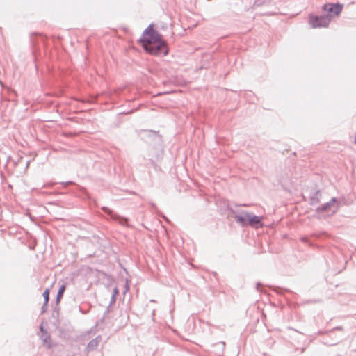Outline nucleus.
Masks as SVG:
<instances>
[{"label":"nucleus","mask_w":356,"mask_h":356,"mask_svg":"<svg viewBox=\"0 0 356 356\" xmlns=\"http://www.w3.org/2000/svg\"><path fill=\"white\" fill-rule=\"evenodd\" d=\"M144 49L153 55H167L168 47L161 35L154 30L152 26H148L139 40Z\"/></svg>","instance_id":"1"},{"label":"nucleus","mask_w":356,"mask_h":356,"mask_svg":"<svg viewBox=\"0 0 356 356\" xmlns=\"http://www.w3.org/2000/svg\"><path fill=\"white\" fill-rule=\"evenodd\" d=\"M330 16H315L310 15L309 17V23L312 28H321V27H327L330 22Z\"/></svg>","instance_id":"2"},{"label":"nucleus","mask_w":356,"mask_h":356,"mask_svg":"<svg viewBox=\"0 0 356 356\" xmlns=\"http://www.w3.org/2000/svg\"><path fill=\"white\" fill-rule=\"evenodd\" d=\"M238 220L241 222H260L262 219L258 216H253L251 213L247 212H243L238 216Z\"/></svg>","instance_id":"3"},{"label":"nucleus","mask_w":356,"mask_h":356,"mask_svg":"<svg viewBox=\"0 0 356 356\" xmlns=\"http://www.w3.org/2000/svg\"><path fill=\"white\" fill-rule=\"evenodd\" d=\"M323 10L330 13L338 15L342 10V6L339 4L328 3L323 6Z\"/></svg>","instance_id":"4"},{"label":"nucleus","mask_w":356,"mask_h":356,"mask_svg":"<svg viewBox=\"0 0 356 356\" xmlns=\"http://www.w3.org/2000/svg\"><path fill=\"white\" fill-rule=\"evenodd\" d=\"M65 284H63L60 288L58 290V294H57V298H56V301L57 302H59L60 299L62 298L63 297V295L65 292Z\"/></svg>","instance_id":"5"},{"label":"nucleus","mask_w":356,"mask_h":356,"mask_svg":"<svg viewBox=\"0 0 356 356\" xmlns=\"http://www.w3.org/2000/svg\"><path fill=\"white\" fill-rule=\"evenodd\" d=\"M98 343H99V341L97 339H92L88 344V348L89 350H94L97 347Z\"/></svg>","instance_id":"6"},{"label":"nucleus","mask_w":356,"mask_h":356,"mask_svg":"<svg viewBox=\"0 0 356 356\" xmlns=\"http://www.w3.org/2000/svg\"><path fill=\"white\" fill-rule=\"evenodd\" d=\"M49 293H50V291H49V289H47L44 293H43V296L44 298V300H45V304H47L48 302H49Z\"/></svg>","instance_id":"7"},{"label":"nucleus","mask_w":356,"mask_h":356,"mask_svg":"<svg viewBox=\"0 0 356 356\" xmlns=\"http://www.w3.org/2000/svg\"><path fill=\"white\" fill-rule=\"evenodd\" d=\"M334 205V204H331V203H329L327 204L325 207H324L322 210H327V209H329L330 210H332L331 209V207Z\"/></svg>","instance_id":"8"}]
</instances>
